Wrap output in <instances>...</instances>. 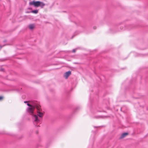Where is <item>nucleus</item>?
<instances>
[{"label": "nucleus", "instance_id": "obj_1", "mask_svg": "<svg viewBox=\"0 0 148 148\" xmlns=\"http://www.w3.org/2000/svg\"><path fill=\"white\" fill-rule=\"evenodd\" d=\"M25 103H27V105L29 107H28L27 109V111L30 114L32 115V117L33 120V123L36 126L38 123H40V121L39 119L36 115L33 114L34 110L36 109L37 110V113L38 116L40 117H42L43 116V114L41 112V109L40 108V106L38 102L36 101L34 102L32 105H31L28 103L27 101H25Z\"/></svg>", "mask_w": 148, "mask_h": 148}, {"label": "nucleus", "instance_id": "obj_2", "mask_svg": "<svg viewBox=\"0 0 148 148\" xmlns=\"http://www.w3.org/2000/svg\"><path fill=\"white\" fill-rule=\"evenodd\" d=\"M30 5H33L34 6L36 7H40L41 8H43L45 4L43 2L40 1H33L29 3Z\"/></svg>", "mask_w": 148, "mask_h": 148}, {"label": "nucleus", "instance_id": "obj_3", "mask_svg": "<svg viewBox=\"0 0 148 148\" xmlns=\"http://www.w3.org/2000/svg\"><path fill=\"white\" fill-rule=\"evenodd\" d=\"M71 71H69L66 72L64 74V77L66 79H67L69 75L71 74Z\"/></svg>", "mask_w": 148, "mask_h": 148}, {"label": "nucleus", "instance_id": "obj_4", "mask_svg": "<svg viewBox=\"0 0 148 148\" xmlns=\"http://www.w3.org/2000/svg\"><path fill=\"white\" fill-rule=\"evenodd\" d=\"M128 134V133H124L123 134H122L121 136L120 137V138H123L125 136H126Z\"/></svg>", "mask_w": 148, "mask_h": 148}, {"label": "nucleus", "instance_id": "obj_5", "mask_svg": "<svg viewBox=\"0 0 148 148\" xmlns=\"http://www.w3.org/2000/svg\"><path fill=\"white\" fill-rule=\"evenodd\" d=\"M34 27V25L33 24H31L29 25V28L30 29H33Z\"/></svg>", "mask_w": 148, "mask_h": 148}, {"label": "nucleus", "instance_id": "obj_6", "mask_svg": "<svg viewBox=\"0 0 148 148\" xmlns=\"http://www.w3.org/2000/svg\"><path fill=\"white\" fill-rule=\"evenodd\" d=\"M31 12L34 13V14H37L38 12V10H33Z\"/></svg>", "mask_w": 148, "mask_h": 148}, {"label": "nucleus", "instance_id": "obj_7", "mask_svg": "<svg viewBox=\"0 0 148 148\" xmlns=\"http://www.w3.org/2000/svg\"><path fill=\"white\" fill-rule=\"evenodd\" d=\"M76 49H73L72 50V52L73 53H75V52L76 50Z\"/></svg>", "mask_w": 148, "mask_h": 148}, {"label": "nucleus", "instance_id": "obj_8", "mask_svg": "<svg viewBox=\"0 0 148 148\" xmlns=\"http://www.w3.org/2000/svg\"><path fill=\"white\" fill-rule=\"evenodd\" d=\"M1 71H4V69L2 68H1Z\"/></svg>", "mask_w": 148, "mask_h": 148}, {"label": "nucleus", "instance_id": "obj_9", "mask_svg": "<svg viewBox=\"0 0 148 148\" xmlns=\"http://www.w3.org/2000/svg\"><path fill=\"white\" fill-rule=\"evenodd\" d=\"M3 98V97L2 96H1V100Z\"/></svg>", "mask_w": 148, "mask_h": 148}, {"label": "nucleus", "instance_id": "obj_10", "mask_svg": "<svg viewBox=\"0 0 148 148\" xmlns=\"http://www.w3.org/2000/svg\"><path fill=\"white\" fill-rule=\"evenodd\" d=\"M5 45H1V46H0L1 48L2 47H3V46H5Z\"/></svg>", "mask_w": 148, "mask_h": 148}, {"label": "nucleus", "instance_id": "obj_11", "mask_svg": "<svg viewBox=\"0 0 148 148\" xmlns=\"http://www.w3.org/2000/svg\"><path fill=\"white\" fill-rule=\"evenodd\" d=\"M100 117V116H98L96 117H95V118H99Z\"/></svg>", "mask_w": 148, "mask_h": 148}, {"label": "nucleus", "instance_id": "obj_12", "mask_svg": "<svg viewBox=\"0 0 148 148\" xmlns=\"http://www.w3.org/2000/svg\"><path fill=\"white\" fill-rule=\"evenodd\" d=\"M6 42V40H5L4 41H3V42Z\"/></svg>", "mask_w": 148, "mask_h": 148}, {"label": "nucleus", "instance_id": "obj_13", "mask_svg": "<svg viewBox=\"0 0 148 148\" xmlns=\"http://www.w3.org/2000/svg\"><path fill=\"white\" fill-rule=\"evenodd\" d=\"M94 127L95 128V127H95V126H94Z\"/></svg>", "mask_w": 148, "mask_h": 148}, {"label": "nucleus", "instance_id": "obj_14", "mask_svg": "<svg viewBox=\"0 0 148 148\" xmlns=\"http://www.w3.org/2000/svg\"><path fill=\"white\" fill-rule=\"evenodd\" d=\"M39 126V125H38V126Z\"/></svg>", "mask_w": 148, "mask_h": 148}]
</instances>
